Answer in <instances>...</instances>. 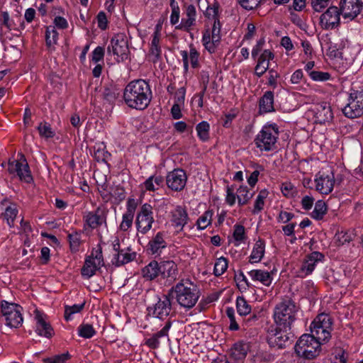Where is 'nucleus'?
Here are the masks:
<instances>
[{"label":"nucleus","instance_id":"09e8293b","mask_svg":"<svg viewBox=\"0 0 363 363\" xmlns=\"http://www.w3.org/2000/svg\"><path fill=\"white\" fill-rule=\"evenodd\" d=\"M84 307V303L81 304H74L72 306H66L65 309V318L69 321L72 319V315L79 313Z\"/></svg>","mask_w":363,"mask_h":363},{"label":"nucleus","instance_id":"a878e982","mask_svg":"<svg viewBox=\"0 0 363 363\" xmlns=\"http://www.w3.org/2000/svg\"><path fill=\"white\" fill-rule=\"evenodd\" d=\"M265 243L262 239H259L255 244L252 252L250 256L251 263H257L261 261L265 251Z\"/></svg>","mask_w":363,"mask_h":363},{"label":"nucleus","instance_id":"e2e57ef3","mask_svg":"<svg viewBox=\"0 0 363 363\" xmlns=\"http://www.w3.org/2000/svg\"><path fill=\"white\" fill-rule=\"evenodd\" d=\"M262 0H238L239 4L246 10H252L257 8Z\"/></svg>","mask_w":363,"mask_h":363},{"label":"nucleus","instance_id":"58836bf2","mask_svg":"<svg viewBox=\"0 0 363 363\" xmlns=\"http://www.w3.org/2000/svg\"><path fill=\"white\" fill-rule=\"evenodd\" d=\"M96 332L93 325L89 323H82L78 327L79 336L89 339L96 335Z\"/></svg>","mask_w":363,"mask_h":363},{"label":"nucleus","instance_id":"49530a36","mask_svg":"<svg viewBox=\"0 0 363 363\" xmlns=\"http://www.w3.org/2000/svg\"><path fill=\"white\" fill-rule=\"evenodd\" d=\"M38 130L40 135L46 139L53 138L55 134L50 125L46 122L40 123L38 126Z\"/></svg>","mask_w":363,"mask_h":363},{"label":"nucleus","instance_id":"774afa93","mask_svg":"<svg viewBox=\"0 0 363 363\" xmlns=\"http://www.w3.org/2000/svg\"><path fill=\"white\" fill-rule=\"evenodd\" d=\"M171 114L174 119H179L182 117V107L179 98L174 101L171 108Z\"/></svg>","mask_w":363,"mask_h":363},{"label":"nucleus","instance_id":"bf43d9fd","mask_svg":"<svg viewBox=\"0 0 363 363\" xmlns=\"http://www.w3.org/2000/svg\"><path fill=\"white\" fill-rule=\"evenodd\" d=\"M233 238L235 241L243 242L246 239L245 229L242 225H235Z\"/></svg>","mask_w":363,"mask_h":363},{"label":"nucleus","instance_id":"cd10ccee","mask_svg":"<svg viewBox=\"0 0 363 363\" xmlns=\"http://www.w3.org/2000/svg\"><path fill=\"white\" fill-rule=\"evenodd\" d=\"M186 18L183 19V28L189 30L196 22V10L193 4L189 5L185 11Z\"/></svg>","mask_w":363,"mask_h":363},{"label":"nucleus","instance_id":"603ef678","mask_svg":"<svg viewBox=\"0 0 363 363\" xmlns=\"http://www.w3.org/2000/svg\"><path fill=\"white\" fill-rule=\"evenodd\" d=\"M281 191L287 198H293L297 194L296 187L291 182H284L281 184Z\"/></svg>","mask_w":363,"mask_h":363},{"label":"nucleus","instance_id":"aec40b11","mask_svg":"<svg viewBox=\"0 0 363 363\" xmlns=\"http://www.w3.org/2000/svg\"><path fill=\"white\" fill-rule=\"evenodd\" d=\"M314 116L317 123L325 124L330 122L333 118V114L330 104L326 102L318 104Z\"/></svg>","mask_w":363,"mask_h":363},{"label":"nucleus","instance_id":"8fccbe9b","mask_svg":"<svg viewBox=\"0 0 363 363\" xmlns=\"http://www.w3.org/2000/svg\"><path fill=\"white\" fill-rule=\"evenodd\" d=\"M170 7L172 9L170 23L173 26L177 25L179 23L180 17V9L179 4L175 0H170Z\"/></svg>","mask_w":363,"mask_h":363},{"label":"nucleus","instance_id":"2f4dec72","mask_svg":"<svg viewBox=\"0 0 363 363\" xmlns=\"http://www.w3.org/2000/svg\"><path fill=\"white\" fill-rule=\"evenodd\" d=\"M143 276L149 280H152L160 274L159 264L156 261L150 262L142 269Z\"/></svg>","mask_w":363,"mask_h":363},{"label":"nucleus","instance_id":"1a4fd4ad","mask_svg":"<svg viewBox=\"0 0 363 363\" xmlns=\"http://www.w3.org/2000/svg\"><path fill=\"white\" fill-rule=\"evenodd\" d=\"M21 307L17 304L9 303L7 301L1 303V313L4 317L5 323L10 328H17L23 323Z\"/></svg>","mask_w":363,"mask_h":363},{"label":"nucleus","instance_id":"7ed1b4c3","mask_svg":"<svg viewBox=\"0 0 363 363\" xmlns=\"http://www.w3.org/2000/svg\"><path fill=\"white\" fill-rule=\"evenodd\" d=\"M182 282H179L174 287H172L167 296L163 300L159 299L153 307L147 308L148 313L159 319H164L169 314L171 303L174 301L182 304Z\"/></svg>","mask_w":363,"mask_h":363},{"label":"nucleus","instance_id":"69168bd1","mask_svg":"<svg viewBox=\"0 0 363 363\" xmlns=\"http://www.w3.org/2000/svg\"><path fill=\"white\" fill-rule=\"evenodd\" d=\"M69 358L68 352L60 355L55 356L52 358L44 359V363H65Z\"/></svg>","mask_w":363,"mask_h":363},{"label":"nucleus","instance_id":"37998d69","mask_svg":"<svg viewBox=\"0 0 363 363\" xmlns=\"http://www.w3.org/2000/svg\"><path fill=\"white\" fill-rule=\"evenodd\" d=\"M269 192L266 189L261 190L257 196L255 202L253 213L256 214L261 211L264 205V199L267 197Z\"/></svg>","mask_w":363,"mask_h":363},{"label":"nucleus","instance_id":"0eeeda50","mask_svg":"<svg viewBox=\"0 0 363 363\" xmlns=\"http://www.w3.org/2000/svg\"><path fill=\"white\" fill-rule=\"evenodd\" d=\"M342 113L349 118H356L363 116V87L350 93L348 103L342 108Z\"/></svg>","mask_w":363,"mask_h":363},{"label":"nucleus","instance_id":"7c9ffc66","mask_svg":"<svg viewBox=\"0 0 363 363\" xmlns=\"http://www.w3.org/2000/svg\"><path fill=\"white\" fill-rule=\"evenodd\" d=\"M160 274L164 277H174L177 272V265L173 261L162 262L159 264Z\"/></svg>","mask_w":363,"mask_h":363},{"label":"nucleus","instance_id":"c756f323","mask_svg":"<svg viewBox=\"0 0 363 363\" xmlns=\"http://www.w3.org/2000/svg\"><path fill=\"white\" fill-rule=\"evenodd\" d=\"M199 53L192 45H191V47H190V52H189V56H188L187 52L184 51L183 52V63H184V69H187L189 60L190 61V63L193 68L197 67L199 65Z\"/></svg>","mask_w":363,"mask_h":363},{"label":"nucleus","instance_id":"72a5a7b5","mask_svg":"<svg viewBox=\"0 0 363 363\" xmlns=\"http://www.w3.org/2000/svg\"><path fill=\"white\" fill-rule=\"evenodd\" d=\"M167 335V328H164L159 332L153 334L150 337L146 338L145 344L151 349H156L160 346L161 337Z\"/></svg>","mask_w":363,"mask_h":363},{"label":"nucleus","instance_id":"6e6d98bb","mask_svg":"<svg viewBox=\"0 0 363 363\" xmlns=\"http://www.w3.org/2000/svg\"><path fill=\"white\" fill-rule=\"evenodd\" d=\"M274 57V55L269 50H264L260 55L257 60V63H261V65L267 67L269 69V61Z\"/></svg>","mask_w":363,"mask_h":363},{"label":"nucleus","instance_id":"4be33fe9","mask_svg":"<svg viewBox=\"0 0 363 363\" xmlns=\"http://www.w3.org/2000/svg\"><path fill=\"white\" fill-rule=\"evenodd\" d=\"M166 247L167 242L164 238V233L159 232L149 241L147 251L151 255H159Z\"/></svg>","mask_w":363,"mask_h":363},{"label":"nucleus","instance_id":"4c0bfd02","mask_svg":"<svg viewBox=\"0 0 363 363\" xmlns=\"http://www.w3.org/2000/svg\"><path fill=\"white\" fill-rule=\"evenodd\" d=\"M196 130L197 132L198 137L199 139L203 142L208 140L209 139V130L210 125L208 122L202 121L199 123L196 127Z\"/></svg>","mask_w":363,"mask_h":363},{"label":"nucleus","instance_id":"0e129e2a","mask_svg":"<svg viewBox=\"0 0 363 363\" xmlns=\"http://www.w3.org/2000/svg\"><path fill=\"white\" fill-rule=\"evenodd\" d=\"M330 0H311V4L313 9L316 12H321L326 8Z\"/></svg>","mask_w":363,"mask_h":363},{"label":"nucleus","instance_id":"9d476101","mask_svg":"<svg viewBox=\"0 0 363 363\" xmlns=\"http://www.w3.org/2000/svg\"><path fill=\"white\" fill-rule=\"evenodd\" d=\"M107 52L116 56L118 62H123L128 58L130 50L126 38L123 34L116 35L108 46Z\"/></svg>","mask_w":363,"mask_h":363},{"label":"nucleus","instance_id":"f03ea898","mask_svg":"<svg viewBox=\"0 0 363 363\" xmlns=\"http://www.w3.org/2000/svg\"><path fill=\"white\" fill-rule=\"evenodd\" d=\"M152 99V91L147 82L135 79L129 82L123 90L125 104L131 108L144 110Z\"/></svg>","mask_w":363,"mask_h":363},{"label":"nucleus","instance_id":"f3484780","mask_svg":"<svg viewBox=\"0 0 363 363\" xmlns=\"http://www.w3.org/2000/svg\"><path fill=\"white\" fill-rule=\"evenodd\" d=\"M103 265V258L101 253L99 252L95 257L89 256L84 262L82 268V275L85 278H90L94 276L96 272Z\"/></svg>","mask_w":363,"mask_h":363},{"label":"nucleus","instance_id":"6ab92c4d","mask_svg":"<svg viewBox=\"0 0 363 363\" xmlns=\"http://www.w3.org/2000/svg\"><path fill=\"white\" fill-rule=\"evenodd\" d=\"M137 253L133 250L131 246L123 248V252L113 254L111 263L116 267H121L135 260Z\"/></svg>","mask_w":363,"mask_h":363},{"label":"nucleus","instance_id":"c03bdc74","mask_svg":"<svg viewBox=\"0 0 363 363\" xmlns=\"http://www.w3.org/2000/svg\"><path fill=\"white\" fill-rule=\"evenodd\" d=\"M17 214L18 210L14 204H11L6 208L4 217L10 227L13 225V221Z\"/></svg>","mask_w":363,"mask_h":363},{"label":"nucleus","instance_id":"20e7f679","mask_svg":"<svg viewBox=\"0 0 363 363\" xmlns=\"http://www.w3.org/2000/svg\"><path fill=\"white\" fill-rule=\"evenodd\" d=\"M322 342L315 337L313 335L303 334L295 345V352L299 357L305 359H313L320 354Z\"/></svg>","mask_w":363,"mask_h":363},{"label":"nucleus","instance_id":"f704fd0d","mask_svg":"<svg viewBox=\"0 0 363 363\" xmlns=\"http://www.w3.org/2000/svg\"><path fill=\"white\" fill-rule=\"evenodd\" d=\"M327 206L323 200H318L315 203V208L311 213V217L317 220H321L327 213Z\"/></svg>","mask_w":363,"mask_h":363},{"label":"nucleus","instance_id":"de8ad7c7","mask_svg":"<svg viewBox=\"0 0 363 363\" xmlns=\"http://www.w3.org/2000/svg\"><path fill=\"white\" fill-rule=\"evenodd\" d=\"M228 268V260L226 258L221 257L216 261L213 274L216 277L222 275Z\"/></svg>","mask_w":363,"mask_h":363},{"label":"nucleus","instance_id":"79ce46f5","mask_svg":"<svg viewBox=\"0 0 363 363\" xmlns=\"http://www.w3.org/2000/svg\"><path fill=\"white\" fill-rule=\"evenodd\" d=\"M125 190L120 186H115L111 188L109 196H103L104 199H110L111 197L114 198L117 201H121L125 199Z\"/></svg>","mask_w":363,"mask_h":363},{"label":"nucleus","instance_id":"052dcab7","mask_svg":"<svg viewBox=\"0 0 363 363\" xmlns=\"http://www.w3.org/2000/svg\"><path fill=\"white\" fill-rule=\"evenodd\" d=\"M218 10L219 4L218 3H215L211 6H208L205 15L208 19L212 18L213 21H215V19H219Z\"/></svg>","mask_w":363,"mask_h":363},{"label":"nucleus","instance_id":"ea45409f","mask_svg":"<svg viewBox=\"0 0 363 363\" xmlns=\"http://www.w3.org/2000/svg\"><path fill=\"white\" fill-rule=\"evenodd\" d=\"M237 311L240 315H247L251 311V306L243 296H238L236 300Z\"/></svg>","mask_w":363,"mask_h":363},{"label":"nucleus","instance_id":"ddd939ff","mask_svg":"<svg viewBox=\"0 0 363 363\" xmlns=\"http://www.w3.org/2000/svg\"><path fill=\"white\" fill-rule=\"evenodd\" d=\"M197 286L189 279L183 280V307L190 308L197 302L199 297Z\"/></svg>","mask_w":363,"mask_h":363},{"label":"nucleus","instance_id":"f257e3e1","mask_svg":"<svg viewBox=\"0 0 363 363\" xmlns=\"http://www.w3.org/2000/svg\"><path fill=\"white\" fill-rule=\"evenodd\" d=\"M299 306L289 296L282 297L273 310L274 324L266 332V339L271 347L285 348L292 344L295 335L292 326L296 320Z\"/></svg>","mask_w":363,"mask_h":363},{"label":"nucleus","instance_id":"9b49d317","mask_svg":"<svg viewBox=\"0 0 363 363\" xmlns=\"http://www.w3.org/2000/svg\"><path fill=\"white\" fill-rule=\"evenodd\" d=\"M154 222L152 207L149 203H144L137 213L135 220L137 230L145 235L150 230Z\"/></svg>","mask_w":363,"mask_h":363},{"label":"nucleus","instance_id":"3c124183","mask_svg":"<svg viewBox=\"0 0 363 363\" xmlns=\"http://www.w3.org/2000/svg\"><path fill=\"white\" fill-rule=\"evenodd\" d=\"M111 242L113 252V254H118L119 252H123V248H126L127 247L130 246L125 243V239L120 240L118 237L112 238Z\"/></svg>","mask_w":363,"mask_h":363},{"label":"nucleus","instance_id":"5701e85b","mask_svg":"<svg viewBox=\"0 0 363 363\" xmlns=\"http://www.w3.org/2000/svg\"><path fill=\"white\" fill-rule=\"evenodd\" d=\"M167 185L172 190L179 191L182 190V169H175L169 172L166 179Z\"/></svg>","mask_w":363,"mask_h":363},{"label":"nucleus","instance_id":"5fc2aeb1","mask_svg":"<svg viewBox=\"0 0 363 363\" xmlns=\"http://www.w3.org/2000/svg\"><path fill=\"white\" fill-rule=\"evenodd\" d=\"M309 76L315 82H326L331 79V74L329 72L321 71L309 72Z\"/></svg>","mask_w":363,"mask_h":363},{"label":"nucleus","instance_id":"423d86ee","mask_svg":"<svg viewBox=\"0 0 363 363\" xmlns=\"http://www.w3.org/2000/svg\"><path fill=\"white\" fill-rule=\"evenodd\" d=\"M332 324V319L328 314H319L311 325V335L320 341L328 342L331 337Z\"/></svg>","mask_w":363,"mask_h":363},{"label":"nucleus","instance_id":"6e6552de","mask_svg":"<svg viewBox=\"0 0 363 363\" xmlns=\"http://www.w3.org/2000/svg\"><path fill=\"white\" fill-rule=\"evenodd\" d=\"M19 160L9 161L8 164V172L10 174L17 176L21 181L26 183L33 182V177L29 165L23 154H18Z\"/></svg>","mask_w":363,"mask_h":363},{"label":"nucleus","instance_id":"a19ab883","mask_svg":"<svg viewBox=\"0 0 363 363\" xmlns=\"http://www.w3.org/2000/svg\"><path fill=\"white\" fill-rule=\"evenodd\" d=\"M354 238V234L350 231H340L335 235V240L337 245H343L345 243H349Z\"/></svg>","mask_w":363,"mask_h":363},{"label":"nucleus","instance_id":"4d7b16f0","mask_svg":"<svg viewBox=\"0 0 363 363\" xmlns=\"http://www.w3.org/2000/svg\"><path fill=\"white\" fill-rule=\"evenodd\" d=\"M198 331L197 329H194L191 328V325H189L188 326H185L184 332L188 333V335H184V342L189 345V344H196V342L194 340V336H196V333Z\"/></svg>","mask_w":363,"mask_h":363},{"label":"nucleus","instance_id":"338daca9","mask_svg":"<svg viewBox=\"0 0 363 363\" xmlns=\"http://www.w3.org/2000/svg\"><path fill=\"white\" fill-rule=\"evenodd\" d=\"M138 201L134 198H128L126 203V211L125 213L134 216L138 206Z\"/></svg>","mask_w":363,"mask_h":363},{"label":"nucleus","instance_id":"c85d7f7f","mask_svg":"<svg viewBox=\"0 0 363 363\" xmlns=\"http://www.w3.org/2000/svg\"><path fill=\"white\" fill-rule=\"evenodd\" d=\"M248 351L247 344L237 342L230 350V356L235 360H242L245 358Z\"/></svg>","mask_w":363,"mask_h":363},{"label":"nucleus","instance_id":"393cba45","mask_svg":"<svg viewBox=\"0 0 363 363\" xmlns=\"http://www.w3.org/2000/svg\"><path fill=\"white\" fill-rule=\"evenodd\" d=\"M164 178L160 175H153L147 178L143 184L146 191H155L164 185Z\"/></svg>","mask_w":363,"mask_h":363},{"label":"nucleus","instance_id":"e433bc0d","mask_svg":"<svg viewBox=\"0 0 363 363\" xmlns=\"http://www.w3.org/2000/svg\"><path fill=\"white\" fill-rule=\"evenodd\" d=\"M252 196L253 194L250 193L247 186H241L237 190V198L240 206H243L247 203Z\"/></svg>","mask_w":363,"mask_h":363},{"label":"nucleus","instance_id":"c9c22d12","mask_svg":"<svg viewBox=\"0 0 363 363\" xmlns=\"http://www.w3.org/2000/svg\"><path fill=\"white\" fill-rule=\"evenodd\" d=\"M45 37L46 45L50 48H52L57 44L58 40V33L55 26H49L47 27Z\"/></svg>","mask_w":363,"mask_h":363},{"label":"nucleus","instance_id":"864d4df0","mask_svg":"<svg viewBox=\"0 0 363 363\" xmlns=\"http://www.w3.org/2000/svg\"><path fill=\"white\" fill-rule=\"evenodd\" d=\"M70 248L72 250L77 251L81 243V233L77 231L68 235Z\"/></svg>","mask_w":363,"mask_h":363},{"label":"nucleus","instance_id":"680f3d73","mask_svg":"<svg viewBox=\"0 0 363 363\" xmlns=\"http://www.w3.org/2000/svg\"><path fill=\"white\" fill-rule=\"evenodd\" d=\"M221 23L219 19H215L211 29V38H214V42L220 41Z\"/></svg>","mask_w":363,"mask_h":363},{"label":"nucleus","instance_id":"bb28decb","mask_svg":"<svg viewBox=\"0 0 363 363\" xmlns=\"http://www.w3.org/2000/svg\"><path fill=\"white\" fill-rule=\"evenodd\" d=\"M249 275L252 280L259 281L267 286H269L272 281L270 273L261 269L251 270L249 272Z\"/></svg>","mask_w":363,"mask_h":363},{"label":"nucleus","instance_id":"39448f33","mask_svg":"<svg viewBox=\"0 0 363 363\" xmlns=\"http://www.w3.org/2000/svg\"><path fill=\"white\" fill-rule=\"evenodd\" d=\"M279 136L277 125H264L255 138L256 147L261 151H272L276 149Z\"/></svg>","mask_w":363,"mask_h":363},{"label":"nucleus","instance_id":"473e14b6","mask_svg":"<svg viewBox=\"0 0 363 363\" xmlns=\"http://www.w3.org/2000/svg\"><path fill=\"white\" fill-rule=\"evenodd\" d=\"M93 156L98 162H106L110 157V154L106 150V145L104 143H96L93 147Z\"/></svg>","mask_w":363,"mask_h":363},{"label":"nucleus","instance_id":"13d9d810","mask_svg":"<svg viewBox=\"0 0 363 363\" xmlns=\"http://www.w3.org/2000/svg\"><path fill=\"white\" fill-rule=\"evenodd\" d=\"M134 216L124 213L122 216V221L120 224V229L122 231H128L133 225Z\"/></svg>","mask_w":363,"mask_h":363},{"label":"nucleus","instance_id":"2eb2a0df","mask_svg":"<svg viewBox=\"0 0 363 363\" xmlns=\"http://www.w3.org/2000/svg\"><path fill=\"white\" fill-rule=\"evenodd\" d=\"M340 9L337 6H330L320 18V23L324 29H333L340 24Z\"/></svg>","mask_w":363,"mask_h":363},{"label":"nucleus","instance_id":"b1692460","mask_svg":"<svg viewBox=\"0 0 363 363\" xmlns=\"http://www.w3.org/2000/svg\"><path fill=\"white\" fill-rule=\"evenodd\" d=\"M259 108L261 113H269L274 111L273 91H267L259 99Z\"/></svg>","mask_w":363,"mask_h":363},{"label":"nucleus","instance_id":"a211bd4d","mask_svg":"<svg viewBox=\"0 0 363 363\" xmlns=\"http://www.w3.org/2000/svg\"><path fill=\"white\" fill-rule=\"evenodd\" d=\"M324 259L323 254L314 251L311 254L306 256L302 265L301 267V271L304 273L305 276L311 274L317 263L322 262Z\"/></svg>","mask_w":363,"mask_h":363},{"label":"nucleus","instance_id":"a18cd8bd","mask_svg":"<svg viewBox=\"0 0 363 363\" xmlns=\"http://www.w3.org/2000/svg\"><path fill=\"white\" fill-rule=\"evenodd\" d=\"M213 212L212 210L206 211L201 217L197 220V225L199 229H205L211 223Z\"/></svg>","mask_w":363,"mask_h":363},{"label":"nucleus","instance_id":"4468645a","mask_svg":"<svg viewBox=\"0 0 363 363\" xmlns=\"http://www.w3.org/2000/svg\"><path fill=\"white\" fill-rule=\"evenodd\" d=\"M363 3L360 0H341L340 9L344 18L354 19L361 12Z\"/></svg>","mask_w":363,"mask_h":363},{"label":"nucleus","instance_id":"dca6fc26","mask_svg":"<svg viewBox=\"0 0 363 363\" xmlns=\"http://www.w3.org/2000/svg\"><path fill=\"white\" fill-rule=\"evenodd\" d=\"M315 188L322 194H329L334 188L335 177L333 173L325 174L319 172L315 179Z\"/></svg>","mask_w":363,"mask_h":363},{"label":"nucleus","instance_id":"f8f14e48","mask_svg":"<svg viewBox=\"0 0 363 363\" xmlns=\"http://www.w3.org/2000/svg\"><path fill=\"white\" fill-rule=\"evenodd\" d=\"M84 228L94 230L106 223V212L103 207L99 206L94 211L85 212L83 216Z\"/></svg>","mask_w":363,"mask_h":363},{"label":"nucleus","instance_id":"412c9836","mask_svg":"<svg viewBox=\"0 0 363 363\" xmlns=\"http://www.w3.org/2000/svg\"><path fill=\"white\" fill-rule=\"evenodd\" d=\"M35 319L36 320L35 332L38 335L50 338L53 335V329L48 323L43 314L36 311Z\"/></svg>","mask_w":363,"mask_h":363}]
</instances>
